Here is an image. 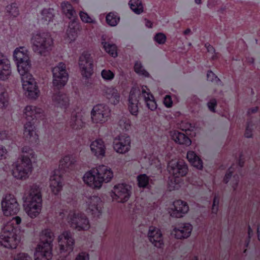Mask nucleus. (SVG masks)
I'll return each instance as SVG.
<instances>
[{"label": "nucleus", "mask_w": 260, "mask_h": 260, "mask_svg": "<svg viewBox=\"0 0 260 260\" xmlns=\"http://www.w3.org/2000/svg\"><path fill=\"white\" fill-rule=\"evenodd\" d=\"M13 57L21 76L22 87L26 91L25 94L27 93L30 99H37L40 91L35 78L29 72L31 63L27 50L24 47L17 48L14 51Z\"/></svg>", "instance_id": "f257e3e1"}, {"label": "nucleus", "mask_w": 260, "mask_h": 260, "mask_svg": "<svg viewBox=\"0 0 260 260\" xmlns=\"http://www.w3.org/2000/svg\"><path fill=\"white\" fill-rule=\"evenodd\" d=\"M26 123L24 126V136L32 144L39 142V136L35 131L37 127L49 128L50 124L44 111L34 106H27L24 109Z\"/></svg>", "instance_id": "f03ea898"}, {"label": "nucleus", "mask_w": 260, "mask_h": 260, "mask_svg": "<svg viewBox=\"0 0 260 260\" xmlns=\"http://www.w3.org/2000/svg\"><path fill=\"white\" fill-rule=\"evenodd\" d=\"M77 157L75 154L66 155L60 160L58 169L54 171L50 179V187L55 195L62 189L63 177L71 176L77 170Z\"/></svg>", "instance_id": "7ed1b4c3"}, {"label": "nucleus", "mask_w": 260, "mask_h": 260, "mask_svg": "<svg viewBox=\"0 0 260 260\" xmlns=\"http://www.w3.org/2000/svg\"><path fill=\"white\" fill-rule=\"evenodd\" d=\"M21 222V218L16 216L2 229L0 233V243L2 245L10 249L17 247L20 240L19 236L20 230L17 226Z\"/></svg>", "instance_id": "20e7f679"}, {"label": "nucleus", "mask_w": 260, "mask_h": 260, "mask_svg": "<svg viewBox=\"0 0 260 260\" xmlns=\"http://www.w3.org/2000/svg\"><path fill=\"white\" fill-rule=\"evenodd\" d=\"M22 159L20 162H17L12 170L13 176L20 180L25 179L28 177L32 171V162H35L36 155L34 150L29 146H24L22 148Z\"/></svg>", "instance_id": "39448f33"}, {"label": "nucleus", "mask_w": 260, "mask_h": 260, "mask_svg": "<svg viewBox=\"0 0 260 260\" xmlns=\"http://www.w3.org/2000/svg\"><path fill=\"white\" fill-rule=\"evenodd\" d=\"M113 177L111 169L105 165L92 168L86 172L83 177L84 182L94 188H100L103 182H109Z\"/></svg>", "instance_id": "423d86ee"}, {"label": "nucleus", "mask_w": 260, "mask_h": 260, "mask_svg": "<svg viewBox=\"0 0 260 260\" xmlns=\"http://www.w3.org/2000/svg\"><path fill=\"white\" fill-rule=\"evenodd\" d=\"M54 237V234L50 230L42 231L41 241L35 252V260H50L51 258Z\"/></svg>", "instance_id": "0eeeda50"}, {"label": "nucleus", "mask_w": 260, "mask_h": 260, "mask_svg": "<svg viewBox=\"0 0 260 260\" xmlns=\"http://www.w3.org/2000/svg\"><path fill=\"white\" fill-rule=\"evenodd\" d=\"M168 169L169 173L172 175L169 177L168 188L170 190L178 189L183 182L181 177L185 176L188 173V166L183 160H179L170 162Z\"/></svg>", "instance_id": "6e6552de"}, {"label": "nucleus", "mask_w": 260, "mask_h": 260, "mask_svg": "<svg viewBox=\"0 0 260 260\" xmlns=\"http://www.w3.org/2000/svg\"><path fill=\"white\" fill-rule=\"evenodd\" d=\"M26 200V212L32 218L36 217L40 214L42 207V195L39 185L34 184L31 186Z\"/></svg>", "instance_id": "1a4fd4ad"}, {"label": "nucleus", "mask_w": 260, "mask_h": 260, "mask_svg": "<svg viewBox=\"0 0 260 260\" xmlns=\"http://www.w3.org/2000/svg\"><path fill=\"white\" fill-rule=\"evenodd\" d=\"M62 12L69 19L73 18L67 30L66 36L68 42L71 43L77 37L80 25L78 21L77 13L72 5L68 2H63L61 4Z\"/></svg>", "instance_id": "9d476101"}, {"label": "nucleus", "mask_w": 260, "mask_h": 260, "mask_svg": "<svg viewBox=\"0 0 260 260\" xmlns=\"http://www.w3.org/2000/svg\"><path fill=\"white\" fill-rule=\"evenodd\" d=\"M31 41L34 52L42 56L48 54L53 47V41L49 33L37 34L33 36Z\"/></svg>", "instance_id": "9b49d317"}, {"label": "nucleus", "mask_w": 260, "mask_h": 260, "mask_svg": "<svg viewBox=\"0 0 260 260\" xmlns=\"http://www.w3.org/2000/svg\"><path fill=\"white\" fill-rule=\"evenodd\" d=\"M238 164L236 166L237 169L238 173L234 175L235 171V165H232L228 170L224 178L223 181L225 184H227L232 177H233L234 180L232 182V186L234 190H235L238 185L240 176H242L241 171L245 164V158L242 153H241L239 159L237 160Z\"/></svg>", "instance_id": "f8f14e48"}, {"label": "nucleus", "mask_w": 260, "mask_h": 260, "mask_svg": "<svg viewBox=\"0 0 260 260\" xmlns=\"http://www.w3.org/2000/svg\"><path fill=\"white\" fill-rule=\"evenodd\" d=\"M53 85L55 88L59 89L63 87L69 79V74L66 70V66L62 62L52 69Z\"/></svg>", "instance_id": "ddd939ff"}, {"label": "nucleus", "mask_w": 260, "mask_h": 260, "mask_svg": "<svg viewBox=\"0 0 260 260\" xmlns=\"http://www.w3.org/2000/svg\"><path fill=\"white\" fill-rule=\"evenodd\" d=\"M79 66L83 77L88 79L93 73V60L88 51L83 52L80 56Z\"/></svg>", "instance_id": "4468645a"}, {"label": "nucleus", "mask_w": 260, "mask_h": 260, "mask_svg": "<svg viewBox=\"0 0 260 260\" xmlns=\"http://www.w3.org/2000/svg\"><path fill=\"white\" fill-rule=\"evenodd\" d=\"M110 113L109 106L105 104H98L93 107L91 112L92 121L95 123H103L108 120Z\"/></svg>", "instance_id": "2eb2a0df"}, {"label": "nucleus", "mask_w": 260, "mask_h": 260, "mask_svg": "<svg viewBox=\"0 0 260 260\" xmlns=\"http://www.w3.org/2000/svg\"><path fill=\"white\" fill-rule=\"evenodd\" d=\"M131 186L125 183L115 185L112 191L111 197L118 202L124 203L131 196Z\"/></svg>", "instance_id": "dca6fc26"}, {"label": "nucleus", "mask_w": 260, "mask_h": 260, "mask_svg": "<svg viewBox=\"0 0 260 260\" xmlns=\"http://www.w3.org/2000/svg\"><path fill=\"white\" fill-rule=\"evenodd\" d=\"M2 208L4 214L9 216L17 214L19 210V204L15 197L11 194H7L2 201Z\"/></svg>", "instance_id": "f3484780"}, {"label": "nucleus", "mask_w": 260, "mask_h": 260, "mask_svg": "<svg viewBox=\"0 0 260 260\" xmlns=\"http://www.w3.org/2000/svg\"><path fill=\"white\" fill-rule=\"evenodd\" d=\"M69 222L71 227L78 231L87 230L90 227L88 219L82 213H74L72 215L70 214Z\"/></svg>", "instance_id": "a211bd4d"}, {"label": "nucleus", "mask_w": 260, "mask_h": 260, "mask_svg": "<svg viewBox=\"0 0 260 260\" xmlns=\"http://www.w3.org/2000/svg\"><path fill=\"white\" fill-rule=\"evenodd\" d=\"M88 207L86 209L87 213L94 218H100L104 210V203L100 198L93 196L88 199Z\"/></svg>", "instance_id": "6ab92c4d"}, {"label": "nucleus", "mask_w": 260, "mask_h": 260, "mask_svg": "<svg viewBox=\"0 0 260 260\" xmlns=\"http://www.w3.org/2000/svg\"><path fill=\"white\" fill-rule=\"evenodd\" d=\"M58 241L61 253H70L73 250L75 241L70 231H64L60 235Z\"/></svg>", "instance_id": "aec40b11"}, {"label": "nucleus", "mask_w": 260, "mask_h": 260, "mask_svg": "<svg viewBox=\"0 0 260 260\" xmlns=\"http://www.w3.org/2000/svg\"><path fill=\"white\" fill-rule=\"evenodd\" d=\"M131 139L129 136L121 135L113 140V148L118 153L124 154L129 151Z\"/></svg>", "instance_id": "412c9836"}, {"label": "nucleus", "mask_w": 260, "mask_h": 260, "mask_svg": "<svg viewBox=\"0 0 260 260\" xmlns=\"http://www.w3.org/2000/svg\"><path fill=\"white\" fill-rule=\"evenodd\" d=\"M192 230V226L189 223H181L175 227L171 234L177 239H184L189 237Z\"/></svg>", "instance_id": "4be33fe9"}, {"label": "nucleus", "mask_w": 260, "mask_h": 260, "mask_svg": "<svg viewBox=\"0 0 260 260\" xmlns=\"http://www.w3.org/2000/svg\"><path fill=\"white\" fill-rule=\"evenodd\" d=\"M11 74V66L10 61L7 57L0 53V79H7Z\"/></svg>", "instance_id": "5701e85b"}, {"label": "nucleus", "mask_w": 260, "mask_h": 260, "mask_svg": "<svg viewBox=\"0 0 260 260\" xmlns=\"http://www.w3.org/2000/svg\"><path fill=\"white\" fill-rule=\"evenodd\" d=\"M149 241L157 248L164 246L163 238L160 230L155 227L150 226L148 233Z\"/></svg>", "instance_id": "b1692460"}, {"label": "nucleus", "mask_w": 260, "mask_h": 260, "mask_svg": "<svg viewBox=\"0 0 260 260\" xmlns=\"http://www.w3.org/2000/svg\"><path fill=\"white\" fill-rule=\"evenodd\" d=\"M174 210L171 215L176 218L183 217V215L186 213L189 207L187 203L181 200H178L173 203Z\"/></svg>", "instance_id": "393cba45"}, {"label": "nucleus", "mask_w": 260, "mask_h": 260, "mask_svg": "<svg viewBox=\"0 0 260 260\" xmlns=\"http://www.w3.org/2000/svg\"><path fill=\"white\" fill-rule=\"evenodd\" d=\"M92 153L98 158L103 157L106 152V146L104 141L99 139L93 141L90 146Z\"/></svg>", "instance_id": "a878e982"}, {"label": "nucleus", "mask_w": 260, "mask_h": 260, "mask_svg": "<svg viewBox=\"0 0 260 260\" xmlns=\"http://www.w3.org/2000/svg\"><path fill=\"white\" fill-rule=\"evenodd\" d=\"M52 100L56 107H59L66 112L69 105V97L66 94L58 91L53 94Z\"/></svg>", "instance_id": "bb28decb"}, {"label": "nucleus", "mask_w": 260, "mask_h": 260, "mask_svg": "<svg viewBox=\"0 0 260 260\" xmlns=\"http://www.w3.org/2000/svg\"><path fill=\"white\" fill-rule=\"evenodd\" d=\"M137 95L136 89L132 88L128 98V110L131 114L134 116H137L138 113L139 100Z\"/></svg>", "instance_id": "cd10ccee"}, {"label": "nucleus", "mask_w": 260, "mask_h": 260, "mask_svg": "<svg viewBox=\"0 0 260 260\" xmlns=\"http://www.w3.org/2000/svg\"><path fill=\"white\" fill-rule=\"evenodd\" d=\"M70 129L72 131L77 130L82 128L84 125L81 113L73 111L71 114V117L69 121Z\"/></svg>", "instance_id": "c85d7f7f"}, {"label": "nucleus", "mask_w": 260, "mask_h": 260, "mask_svg": "<svg viewBox=\"0 0 260 260\" xmlns=\"http://www.w3.org/2000/svg\"><path fill=\"white\" fill-rule=\"evenodd\" d=\"M186 157L193 167L199 170H202L203 168V161L194 151H188L187 153Z\"/></svg>", "instance_id": "c756f323"}, {"label": "nucleus", "mask_w": 260, "mask_h": 260, "mask_svg": "<svg viewBox=\"0 0 260 260\" xmlns=\"http://www.w3.org/2000/svg\"><path fill=\"white\" fill-rule=\"evenodd\" d=\"M172 139L180 145L189 146L191 141L190 138L184 133L178 131H174L171 135Z\"/></svg>", "instance_id": "7c9ffc66"}, {"label": "nucleus", "mask_w": 260, "mask_h": 260, "mask_svg": "<svg viewBox=\"0 0 260 260\" xmlns=\"http://www.w3.org/2000/svg\"><path fill=\"white\" fill-rule=\"evenodd\" d=\"M142 95L148 108L151 111L154 110L157 107V104L153 95L150 93L149 90L148 89V91H146L145 89H142Z\"/></svg>", "instance_id": "2f4dec72"}, {"label": "nucleus", "mask_w": 260, "mask_h": 260, "mask_svg": "<svg viewBox=\"0 0 260 260\" xmlns=\"http://www.w3.org/2000/svg\"><path fill=\"white\" fill-rule=\"evenodd\" d=\"M106 97L109 100L111 104L116 105L120 100V95L116 89L108 88L105 91Z\"/></svg>", "instance_id": "473e14b6"}, {"label": "nucleus", "mask_w": 260, "mask_h": 260, "mask_svg": "<svg viewBox=\"0 0 260 260\" xmlns=\"http://www.w3.org/2000/svg\"><path fill=\"white\" fill-rule=\"evenodd\" d=\"M101 44L104 50L111 56L115 58L118 56L117 47L115 44L110 43L103 40Z\"/></svg>", "instance_id": "72a5a7b5"}, {"label": "nucleus", "mask_w": 260, "mask_h": 260, "mask_svg": "<svg viewBox=\"0 0 260 260\" xmlns=\"http://www.w3.org/2000/svg\"><path fill=\"white\" fill-rule=\"evenodd\" d=\"M6 10L7 11L6 17L12 20L19 14V11L16 3H12L11 5L7 6Z\"/></svg>", "instance_id": "f704fd0d"}, {"label": "nucleus", "mask_w": 260, "mask_h": 260, "mask_svg": "<svg viewBox=\"0 0 260 260\" xmlns=\"http://www.w3.org/2000/svg\"><path fill=\"white\" fill-rule=\"evenodd\" d=\"M9 96L7 90L0 84V109H6L9 105Z\"/></svg>", "instance_id": "c9c22d12"}, {"label": "nucleus", "mask_w": 260, "mask_h": 260, "mask_svg": "<svg viewBox=\"0 0 260 260\" xmlns=\"http://www.w3.org/2000/svg\"><path fill=\"white\" fill-rule=\"evenodd\" d=\"M54 16L53 9H44L41 13V21L44 23L48 24L53 20Z\"/></svg>", "instance_id": "e433bc0d"}, {"label": "nucleus", "mask_w": 260, "mask_h": 260, "mask_svg": "<svg viewBox=\"0 0 260 260\" xmlns=\"http://www.w3.org/2000/svg\"><path fill=\"white\" fill-rule=\"evenodd\" d=\"M137 181L139 188H146L149 185L150 178L145 174H141L137 176Z\"/></svg>", "instance_id": "4c0bfd02"}, {"label": "nucleus", "mask_w": 260, "mask_h": 260, "mask_svg": "<svg viewBox=\"0 0 260 260\" xmlns=\"http://www.w3.org/2000/svg\"><path fill=\"white\" fill-rule=\"evenodd\" d=\"M128 4L131 9L136 14H140L143 11V7L140 0H130Z\"/></svg>", "instance_id": "58836bf2"}, {"label": "nucleus", "mask_w": 260, "mask_h": 260, "mask_svg": "<svg viewBox=\"0 0 260 260\" xmlns=\"http://www.w3.org/2000/svg\"><path fill=\"white\" fill-rule=\"evenodd\" d=\"M119 18L113 13H109L106 16L107 23L112 26H116L119 21Z\"/></svg>", "instance_id": "ea45409f"}, {"label": "nucleus", "mask_w": 260, "mask_h": 260, "mask_svg": "<svg viewBox=\"0 0 260 260\" xmlns=\"http://www.w3.org/2000/svg\"><path fill=\"white\" fill-rule=\"evenodd\" d=\"M134 70L139 75H143L146 77L149 76V73L143 68L141 63L138 61L135 63Z\"/></svg>", "instance_id": "a19ab883"}, {"label": "nucleus", "mask_w": 260, "mask_h": 260, "mask_svg": "<svg viewBox=\"0 0 260 260\" xmlns=\"http://www.w3.org/2000/svg\"><path fill=\"white\" fill-rule=\"evenodd\" d=\"M119 125L122 130L128 131L131 128V120L126 117H122L119 121Z\"/></svg>", "instance_id": "79ce46f5"}, {"label": "nucleus", "mask_w": 260, "mask_h": 260, "mask_svg": "<svg viewBox=\"0 0 260 260\" xmlns=\"http://www.w3.org/2000/svg\"><path fill=\"white\" fill-rule=\"evenodd\" d=\"M101 76L105 80L111 81L114 79L115 74L110 70L104 69L101 72Z\"/></svg>", "instance_id": "37998d69"}, {"label": "nucleus", "mask_w": 260, "mask_h": 260, "mask_svg": "<svg viewBox=\"0 0 260 260\" xmlns=\"http://www.w3.org/2000/svg\"><path fill=\"white\" fill-rule=\"evenodd\" d=\"M207 80L214 82L217 85L220 84L221 81L218 78V77L211 71H208L207 73Z\"/></svg>", "instance_id": "c03bdc74"}, {"label": "nucleus", "mask_w": 260, "mask_h": 260, "mask_svg": "<svg viewBox=\"0 0 260 260\" xmlns=\"http://www.w3.org/2000/svg\"><path fill=\"white\" fill-rule=\"evenodd\" d=\"M79 15L82 21L85 23H94L95 20L90 17L87 13L80 11Z\"/></svg>", "instance_id": "a18cd8bd"}, {"label": "nucleus", "mask_w": 260, "mask_h": 260, "mask_svg": "<svg viewBox=\"0 0 260 260\" xmlns=\"http://www.w3.org/2000/svg\"><path fill=\"white\" fill-rule=\"evenodd\" d=\"M219 204V197L218 195H215L213 201V205L211 211L213 214H217L218 211V207Z\"/></svg>", "instance_id": "49530a36"}, {"label": "nucleus", "mask_w": 260, "mask_h": 260, "mask_svg": "<svg viewBox=\"0 0 260 260\" xmlns=\"http://www.w3.org/2000/svg\"><path fill=\"white\" fill-rule=\"evenodd\" d=\"M253 127L251 124V121H248L247 122V125L245 129L244 136L246 138H250L252 137Z\"/></svg>", "instance_id": "de8ad7c7"}, {"label": "nucleus", "mask_w": 260, "mask_h": 260, "mask_svg": "<svg viewBox=\"0 0 260 260\" xmlns=\"http://www.w3.org/2000/svg\"><path fill=\"white\" fill-rule=\"evenodd\" d=\"M154 40L159 44H164L166 41V36L165 34L161 32H159L156 34L154 37Z\"/></svg>", "instance_id": "09e8293b"}, {"label": "nucleus", "mask_w": 260, "mask_h": 260, "mask_svg": "<svg viewBox=\"0 0 260 260\" xmlns=\"http://www.w3.org/2000/svg\"><path fill=\"white\" fill-rule=\"evenodd\" d=\"M75 260H89V255L86 252H80L76 257Z\"/></svg>", "instance_id": "8fccbe9b"}, {"label": "nucleus", "mask_w": 260, "mask_h": 260, "mask_svg": "<svg viewBox=\"0 0 260 260\" xmlns=\"http://www.w3.org/2000/svg\"><path fill=\"white\" fill-rule=\"evenodd\" d=\"M14 260H31V258L26 253H20L16 255Z\"/></svg>", "instance_id": "3c124183"}, {"label": "nucleus", "mask_w": 260, "mask_h": 260, "mask_svg": "<svg viewBox=\"0 0 260 260\" xmlns=\"http://www.w3.org/2000/svg\"><path fill=\"white\" fill-rule=\"evenodd\" d=\"M217 105L216 100L215 99H212L210 100L207 104L209 109L213 112L215 111V107Z\"/></svg>", "instance_id": "603ef678"}, {"label": "nucleus", "mask_w": 260, "mask_h": 260, "mask_svg": "<svg viewBox=\"0 0 260 260\" xmlns=\"http://www.w3.org/2000/svg\"><path fill=\"white\" fill-rule=\"evenodd\" d=\"M164 103L165 105L166 106V107H167L168 108L171 107L173 105V102H172V98H171V96H170L169 95H166V96L164 99Z\"/></svg>", "instance_id": "864d4df0"}, {"label": "nucleus", "mask_w": 260, "mask_h": 260, "mask_svg": "<svg viewBox=\"0 0 260 260\" xmlns=\"http://www.w3.org/2000/svg\"><path fill=\"white\" fill-rule=\"evenodd\" d=\"M11 136L8 134V132L6 131H2L0 132V140L3 141L5 139L11 140Z\"/></svg>", "instance_id": "5fc2aeb1"}, {"label": "nucleus", "mask_w": 260, "mask_h": 260, "mask_svg": "<svg viewBox=\"0 0 260 260\" xmlns=\"http://www.w3.org/2000/svg\"><path fill=\"white\" fill-rule=\"evenodd\" d=\"M7 151L4 146L0 145V159H3V158H6V155H7Z\"/></svg>", "instance_id": "6e6d98bb"}, {"label": "nucleus", "mask_w": 260, "mask_h": 260, "mask_svg": "<svg viewBox=\"0 0 260 260\" xmlns=\"http://www.w3.org/2000/svg\"><path fill=\"white\" fill-rule=\"evenodd\" d=\"M205 46L208 52H211L212 53L215 52V50L214 48L212 45H211L210 44H209L208 43H206L205 45Z\"/></svg>", "instance_id": "4d7b16f0"}, {"label": "nucleus", "mask_w": 260, "mask_h": 260, "mask_svg": "<svg viewBox=\"0 0 260 260\" xmlns=\"http://www.w3.org/2000/svg\"><path fill=\"white\" fill-rule=\"evenodd\" d=\"M258 110V107H255L250 108L248 110V112H247L248 114L249 115L250 114L255 113L257 112Z\"/></svg>", "instance_id": "13d9d810"}, {"label": "nucleus", "mask_w": 260, "mask_h": 260, "mask_svg": "<svg viewBox=\"0 0 260 260\" xmlns=\"http://www.w3.org/2000/svg\"><path fill=\"white\" fill-rule=\"evenodd\" d=\"M253 235V231L251 228L250 226L248 225V239H251L252 236Z\"/></svg>", "instance_id": "bf43d9fd"}, {"label": "nucleus", "mask_w": 260, "mask_h": 260, "mask_svg": "<svg viewBox=\"0 0 260 260\" xmlns=\"http://www.w3.org/2000/svg\"><path fill=\"white\" fill-rule=\"evenodd\" d=\"M145 25L148 28H152L153 24L151 21L149 20L145 19Z\"/></svg>", "instance_id": "052dcab7"}, {"label": "nucleus", "mask_w": 260, "mask_h": 260, "mask_svg": "<svg viewBox=\"0 0 260 260\" xmlns=\"http://www.w3.org/2000/svg\"><path fill=\"white\" fill-rule=\"evenodd\" d=\"M257 234L258 239L260 241V224L257 225Z\"/></svg>", "instance_id": "680f3d73"}, {"label": "nucleus", "mask_w": 260, "mask_h": 260, "mask_svg": "<svg viewBox=\"0 0 260 260\" xmlns=\"http://www.w3.org/2000/svg\"><path fill=\"white\" fill-rule=\"evenodd\" d=\"M250 241V239H248V238L245 240V247L247 248L248 247Z\"/></svg>", "instance_id": "e2e57ef3"}, {"label": "nucleus", "mask_w": 260, "mask_h": 260, "mask_svg": "<svg viewBox=\"0 0 260 260\" xmlns=\"http://www.w3.org/2000/svg\"><path fill=\"white\" fill-rule=\"evenodd\" d=\"M57 260H69V258L68 257V256L66 255V256H64L63 257H60V258H59Z\"/></svg>", "instance_id": "0e129e2a"}, {"label": "nucleus", "mask_w": 260, "mask_h": 260, "mask_svg": "<svg viewBox=\"0 0 260 260\" xmlns=\"http://www.w3.org/2000/svg\"><path fill=\"white\" fill-rule=\"evenodd\" d=\"M191 31V30L189 28H187L184 30V33L185 35H187Z\"/></svg>", "instance_id": "69168bd1"}, {"label": "nucleus", "mask_w": 260, "mask_h": 260, "mask_svg": "<svg viewBox=\"0 0 260 260\" xmlns=\"http://www.w3.org/2000/svg\"><path fill=\"white\" fill-rule=\"evenodd\" d=\"M194 1L197 4H200L201 3L202 0H194Z\"/></svg>", "instance_id": "338daca9"}, {"label": "nucleus", "mask_w": 260, "mask_h": 260, "mask_svg": "<svg viewBox=\"0 0 260 260\" xmlns=\"http://www.w3.org/2000/svg\"><path fill=\"white\" fill-rule=\"evenodd\" d=\"M192 260H199L198 256H194Z\"/></svg>", "instance_id": "774afa93"}]
</instances>
